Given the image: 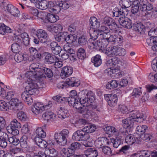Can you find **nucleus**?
I'll return each mask as SVG.
<instances>
[{
	"label": "nucleus",
	"mask_w": 157,
	"mask_h": 157,
	"mask_svg": "<svg viewBox=\"0 0 157 157\" xmlns=\"http://www.w3.org/2000/svg\"><path fill=\"white\" fill-rule=\"evenodd\" d=\"M130 117L128 118L122 120L123 125L124 128L132 127L135 121L141 122L144 120L143 114L139 112L132 111L129 114Z\"/></svg>",
	"instance_id": "f257e3e1"
},
{
	"label": "nucleus",
	"mask_w": 157,
	"mask_h": 157,
	"mask_svg": "<svg viewBox=\"0 0 157 157\" xmlns=\"http://www.w3.org/2000/svg\"><path fill=\"white\" fill-rule=\"evenodd\" d=\"M32 71H29L26 72V76L28 78L26 85L25 88V91L30 95H33L34 94L37 93L39 88L38 85L37 83V81L35 78L32 75Z\"/></svg>",
	"instance_id": "f03ea898"
},
{
	"label": "nucleus",
	"mask_w": 157,
	"mask_h": 157,
	"mask_svg": "<svg viewBox=\"0 0 157 157\" xmlns=\"http://www.w3.org/2000/svg\"><path fill=\"white\" fill-rule=\"evenodd\" d=\"M140 10L142 11L147 10L146 14L147 16L149 17L148 15H151L152 17L155 12L153 10L152 5L150 3H148L147 0H141L138 4Z\"/></svg>",
	"instance_id": "7ed1b4c3"
},
{
	"label": "nucleus",
	"mask_w": 157,
	"mask_h": 157,
	"mask_svg": "<svg viewBox=\"0 0 157 157\" xmlns=\"http://www.w3.org/2000/svg\"><path fill=\"white\" fill-rule=\"evenodd\" d=\"M79 94L83 95L84 96L81 98H78L79 101H80L82 104H85L86 103H92L93 102L94 98V96L93 92L91 91H88L87 90H83L81 91Z\"/></svg>",
	"instance_id": "20e7f679"
},
{
	"label": "nucleus",
	"mask_w": 157,
	"mask_h": 157,
	"mask_svg": "<svg viewBox=\"0 0 157 157\" xmlns=\"http://www.w3.org/2000/svg\"><path fill=\"white\" fill-rule=\"evenodd\" d=\"M73 139L76 141L86 140L90 138L89 134L86 133L82 129L75 132L72 136Z\"/></svg>",
	"instance_id": "39448f33"
},
{
	"label": "nucleus",
	"mask_w": 157,
	"mask_h": 157,
	"mask_svg": "<svg viewBox=\"0 0 157 157\" xmlns=\"http://www.w3.org/2000/svg\"><path fill=\"white\" fill-rule=\"evenodd\" d=\"M52 103L50 101L47 104L44 105L40 102H37L34 105L33 107L32 108V111L34 113L37 114L41 111L49 108L52 106Z\"/></svg>",
	"instance_id": "423d86ee"
},
{
	"label": "nucleus",
	"mask_w": 157,
	"mask_h": 157,
	"mask_svg": "<svg viewBox=\"0 0 157 157\" xmlns=\"http://www.w3.org/2000/svg\"><path fill=\"white\" fill-rule=\"evenodd\" d=\"M96 105L92 104L84 106L82 110H80V113L84 115H87L88 116H92L95 115L96 111H98Z\"/></svg>",
	"instance_id": "0eeeda50"
},
{
	"label": "nucleus",
	"mask_w": 157,
	"mask_h": 157,
	"mask_svg": "<svg viewBox=\"0 0 157 157\" xmlns=\"http://www.w3.org/2000/svg\"><path fill=\"white\" fill-rule=\"evenodd\" d=\"M21 127L20 123L16 119H14L11 121L10 126L7 127V130L13 136H16L19 133L17 128H20Z\"/></svg>",
	"instance_id": "6e6552de"
},
{
	"label": "nucleus",
	"mask_w": 157,
	"mask_h": 157,
	"mask_svg": "<svg viewBox=\"0 0 157 157\" xmlns=\"http://www.w3.org/2000/svg\"><path fill=\"white\" fill-rule=\"evenodd\" d=\"M36 36L42 43L47 44L50 42L47 33L42 29L37 30Z\"/></svg>",
	"instance_id": "1a4fd4ad"
},
{
	"label": "nucleus",
	"mask_w": 157,
	"mask_h": 157,
	"mask_svg": "<svg viewBox=\"0 0 157 157\" xmlns=\"http://www.w3.org/2000/svg\"><path fill=\"white\" fill-rule=\"evenodd\" d=\"M9 104L11 106L10 108L15 111L21 110L23 107L22 102L17 98H14L11 99L9 101Z\"/></svg>",
	"instance_id": "9d476101"
},
{
	"label": "nucleus",
	"mask_w": 157,
	"mask_h": 157,
	"mask_svg": "<svg viewBox=\"0 0 157 157\" xmlns=\"http://www.w3.org/2000/svg\"><path fill=\"white\" fill-rule=\"evenodd\" d=\"M103 41L97 40L89 42L88 44V47L90 49H94L97 50H102V48H104L107 45V44H102Z\"/></svg>",
	"instance_id": "9b49d317"
},
{
	"label": "nucleus",
	"mask_w": 157,
	"mask_h": 157,
	"mask_svg": "<svg viewBox=\"0 0 157 157\" xmlns=\"http://www.w3.org/2000/svg\"><path fill=\"white\" fill-rule=\"evenodd\" d=\"M105 97L108 104L110 106H114L117 105V98L116 95L108 94L105 95Z\"/></svg>",
	"instance_id": "f8f14e48"
},
{
	"label": "nucleus",
	"mask_w": 157,
	"mask_h": 157,
	"mask_svg": "<svg viewBox=\"0 0 157 157\" xmlns=\"http://www.w3.org/2000/svg\"><path fill=\"white\" fill-rule=\"evenodd\" d=\"M120 24L124 27L130 29L132 27V24L131 20L125 17H120L119 20Z\"/></svg>",
	"instance_id": "ddd939ff"
},
{
	"label": "nucleus",
	"mask_w": 157,
	"mask_h": 157,
	"mask_svg": "<svg viewBox=\"0 0 157 157\" xmlns=\"http://www.w3.org/2000/svg\"><path fill=\"white\" fill-rule=\"evenodd\" d=\"M128 10L125 8H116L113 10V14L115 17H118L121 15L125 17L128 14Z\"/></svg>",
	"instance_id": "4468645a"
},
{
	"label": "nucleus",
	"mask_w": 157,
	"mask_h": 157,
	"mask_svg": "<svg viewBox=\"0 0 157 157\" xmlns=\"http://www.w3.org/2000/svg\"><path fill=\"white\" fill-rule=\"evenodd\" d=\"M109 144V140L105 137L98 138L95 142V146L99 149L103 147L104 145Z\"/></svg>",
	"instance_id": "2eb2a0df"
},
{
	"label": "nucleus",
	"mask_w": 157,
	"mask_h": 157,
	"mask_svg": "<svg viewBox=\"0 0 157 157\" xmlns=\"http://www.w3.org/2000/svg\"><path fill=\"white\" fill-rule=\"evenodd\" d=\"M54 139L57 143L60 145L64 146L67 143V138L59 133H56L54 136Z\"/></svg>",
	"instance_id": "dca6fc26"
},
{
	"label": "nucleus",
	"mask_w": 157,
	"mask_h": 157,
	"mask_svg": "<svg viewBox=\"0 0 157 157\" xmlns=\"http://www.w3.org/2000/svg\"><path fill=\"white\" fill-rule=\"evenodd\" d=\"M73 72L72 68L68 66L63 67L61 70L60 76L63 79H65L71 75Z\"/></svg>",
	"instance_id": "f3484780"
},
{
	"label": "nucleus",
	"mask_w": 157,
	"mask_h": 157,
	"mask_svg": "<svg viewBox=\"0 0 157 157\" xmlns=\"http://www.w3.org/2000/svg\"><path fill=\"white\" fill-rule=\"evenodd\" d=\"M124 135L126 136L125 138V142L129 145H132L138 140L137 138L135 139L134 136L131 134H128V131L125 129L124 131Z\"/></svg>",
	"instance_id": "a211bd4d"
},
{
	"label": "nucleus",
	"mask_w": 157,
	"mask_h": 157,
	"mask_svg": "<svg viewBox=\"0 0 157 157\" xmlns=\"http://www.w3.org/2000/svg\"><path fill=\"white\" fill-rule=\"evenodd\" d=\"M102 32L100 29H90L89 31L91 39L93 40H96L97 38L100 40L101 38Z\"/></svg>",
	"instance_id": "6ab92c4d"
},
{
	"label": "nucleus",
	"mask_w": 157,
	"mask_h": 157,
	"mask_svg": "<svg viewBox=\"0 0 157 157\" xmlns=\"http://www.w3.org/2000/svg\"><path fill=\"white\" fill-rule=\"evenodd\" d=\"M55 114L51 111H47L44 112L42 115L43 119L48 122L53 121L55 118Z\"/></svg>",
	"instance_id": "aec40b11"
},
{
	"label": "nucleus",
	"mask_w": 157,
	"mask_h": 157,
	"mask_svg": "<svg viewBox=\"0 0 157 157\" xmlns=\"http://www.w3.org/2000/svg\"><path fill=\"white\" fill-rule=\"evenodd\" d=\"M53 4L52 2H48L46 0H43L38 2L37 7L42 10H45L48 8H50Z\"/></svg>",
	"instance_id": "412c9836"
},
{
	"label": "nucleus",
	"mask_w": 157,
	"mask_h": 157,
	"mask_svg": "<svg viewBox=\"0 0 157 157\" xmlns=\"http://www.w3.org/2000/svg\"><path fill=\"white\" fill-rule=\"evenodd\" d=\"M7 11L15 17H18L20 15V12L18 9L15 8L11 4H8L6 7Z\"/></svg>",
	"instance_id": "4be33fe9"
},
{
	"label": "nucleus",
	"mask_w": 157,
	"mask_h": 157,
	"mask_svg": "<svg viewBox=\"0 0 157 157\" xmlns=\"http://www.w3.org/2000/svg\"><path fill=\"white\" fill-rule=\"evenodd\" d=\"M60 154L63 157H70L74 155V152L69 147L67 148H63L60 150Z\"/></svg>",
	"instance_id": "5701e85b"
},
{
	"label": "nucleus",
	"mask_w": 157,
	"mask_h": 157,
	"mask_svg": "<svg viewBox=\"0 0 157 157\" xmlns=\"http://www.w3.org/2000/svg\"><path fill=\"white\" fill-rule=\"evenodd\" d=\"M57 113L58 117L61 119H64L69 116L68 111L62 107L57 109Z\"/></svg>",
	"instance_id": "b1692460"
},
{
	"label": "nucleus",
	"mask_w": 157,
	"mask_h": 157,
	"mask_svg": "<svg viewBox=\"0 0 157 157\" xmlns=\"http://www.w3.org/2000/svg\"><path fill=\"white\" fill-rule=\"evenodd\" d=\"M50 48L52 52L56 55L59 54L62 50L60 46L56 42H52L50 43Z\"/></svg>",
	"instance_id": "393cba45"
},
{
	"label": "nucleus",
	"mask_w": 157,
	"mask_h": 157,
	"mask_svg": "<svg viewBox=\"0 0 157 157\" xmlns=\"http://www.w3.org/2000/svg\"><path fill=\"white\" fill-rule=\"evenodd\" d=\"M66 82L68 85L72 87H77L80 84L79 80L75 77H71L67 78L66 80Z\"/></svg>",
	"instance_id": "a878e982"
},
{
	"label": "nucleus",
	"mask_w": 157,
	"mask_h": 157,
	"mask_svg": "<svg viewBox=\"0 0 157 157\" xmlns=\"http://www.w3.org/2000/svg\"><path fill=\"white\" fill-rule=\"evenodd\" d=\"M27 92H24L21 94V98L22 100L28 104H31L33 102V100L31 96Z\"/></svg>",
	"instance_id": "bb28decb"
},
{
	"label": "nucleus",
	"mask_w": 157,
	"mask_h": 157,
	"mask_svg": "<svg viewBox=\"0 0 157 157\" xmlns=\"http://www.w3.org/2000/svg\"><path fill=\"white\" fill-rule=\"evenodd\" d=\"M43 138H35V141L36 144L40 147L44 148L47 146V143Z\"/></svg>",
	"instance_id": "cd10ccee"
},
{
	"label": "nucleus",
	"mask_w": 157,
	"mask_h": 157,
	"mask_svg": "<svg viewBox=\"0 0 157 157\" xmlns=\"http://www.w3.org/2000/svg\"><path fill=\"white\" fill-rule=\"evenodd\" d=\"M147 43L149 45L152 46V49L153 51H157V50L154 49L153 47L157 48V37H150L147 39Z\"/></svg>",
	"instance_id": "c85d7f7f"
},
{
	"label": "nucleus",
	"mask_w": 157,
	"mask_h": 157,
	"mask_svg": "<svg viewBox=\"0 0 157 157\" xmlns=\"http://www.w3.org/2000/svg\"><path fill=\"white\" fill-rule=\"evenodd\" d=\"M90 25L92 29H95L98 28L100 25L99 22L97 21V19L95 17H91L89 20Z\"/></svg>",
	"instance_id": "c756f323"
},
{
	"label": "nucleus",
	"mask_w": 157,
	"mask_h": 157,
	"mask_svg": "<svg viewBox=\"0 0 157 157\" xmlns=\"http://www.w3.org/2000/svg\"><path fill=\"white\" fill-rule=\"evenodd\" d=\"M8 135L6 133L3 132V134L0 137V147L2 148H6L7 145L6 141Z\"/></svg>",
	"instance_id": "7c9ffc66"
},
{
	"label": "nucleus",
	"mask_w": 157,
	"mask_h": 157,
	"mask_svg": "<svg viewBox=\"0 0 157 157\" xmlns=\"http://www.w3.org/2000/svg\"><path fill=\"white\" fill-rule=\"evenodd\" d=\"M45 153L48 157H56L58 155L57 152L55 149L52 148H46Z\"/></svg>",
	"instance_id": "2f4dec72"
},
{
	"label": "nucleus",
	"mask_w": 157,
	"mask_h": 157,
	"mask_svg": "<svg viewBox=\"0 0 157 157\" xmlns=\"http://www.w3.org/2000/svg\"><path fill=\"white\" fill-rule=\"evenodd\" d=\"M91 62L96 67H98L101 64L102 62L101 56L99 55H97L92 58Z\"/></svg>",
	"instance_id": "473e14b6"
},
{
	"label": "nucleus",
	"mask_w": 157,
	"mask_h": 157,
	"mask_svg": "<svg viewBox=\"0 0 157 157\" xmlns=\"http://www.w3.org/2000/svg\"><path fill=\"white\" fill-rule=\"evenodd\" d=\"M10 107L9 102L7 103L4 101L0 100V109L2 111H7L9 109H12Z\"/></svg>",
	"instance_id": "72a5a7b5"
},
{
	"label": "nucleus",
	"mask_w": 157,
	"mask_h": 157,
	"mask_svg": "<svg viewBox=\"0 0 157 157\" xmlns=\"http://www.w3.org/2000/svg\"><path fill=\"white\" fill-rule=\"evenodd\" d=\"M36 134L35 137H37L40 138H44L46 136V133L41 127L38 128L36 131Z\"/></svg>",
	"instance_id": "f704fd0d"
},
{
	"label": "nucleus",
	"mask_w": 157,
	"mask_h": 157,
	"mask_svg": "<svg viewBox=\"0 0 157 157\" xmlns=\"http://www.w3.org/2000/svg\"><path fill=\"white\" fill-rule=\"evenodd\" d=\"M67 36V32H61L60 33L56 35L55 37L56 41L63 43L65 41V37Z\"/></svg>",
	"instance_id": "c9c22d12"
},
{
	"label": "nucleus",
	"mask_w": 157,
	"mask_h": 157,
	"mask_svg": "<svg viewBox=\"0 0 157 157\" xmlns=\"http://www.w3.org/2000/svg\"><path fill=\"white\" fill-rule=\"evenodd\" d=\"M83 130L86 133L89 134L94 131L96 129V126L94 124H90L86 125V126L82 128Z\"/></svg>",
	"instance_id": "e433bc0d"
},
{
	"label": "nucleus",
	"mask_w": 157,
	"mask_h": 157,
	"mask_svg": "<svg viewBox=\"0 0 157 157\" xmlns=\"http://www.w3.org/2000/svg\"><path fill=\"white\" fill-rule=\"evenodd\" d=\"M110 140L113 147L116 148H117L122 143L121 138L119 136H116L115 138L111 139Z\"/></svg>",
	"instance_id": "4c0bfd02"
},
{
	"label": "nucleus",
	"mask_w": 157,
	"mask_h": 157,
	"mask_svg": "<svg viewBox=\"0 0 157 157\" xmlns=\"http://www.w3.org/2000/svg\"><path fill=\"white\" fill-rule=\"evenodd\" d=\"M45 59L46 62L50 63H54L57 59L55 56L50 53H48L46 55Z\"/></svg>",
	"instance_id": "58836bf2"
},
{
	"label": "nucleus",
	"mask_w": 157,
	"mask_h": 157,
	"mask_svg": "<svg viewBox=\"0 0 157 157\" xmlns=\"http://www.w3.org/2000/svg\"><path fill=\"white\" fill-rule=\"evenodd\" d=\"M77 56L79 59H84L86 56V53L84 49L82 48L78 49L77 52Z\"/></svg>",
	"instance_id": "ea45409f"
},
{
	"label": "nucleus",
	"mask_w": 157,
	"mask_h": 157,
	"mask_svg": "<svg viewBox=\"0 0 157 157\" xmlns=\"http://www.w3.org/2000/svg\"><path fill=\"white\" fill-rule=\"evenodd\" d=\"M14 59L17 63H20L23 60L25 61L27 59V56L26 55L20 54L16 53L14 56Z\"/></svg>",
	"instance_id": "a19ab883"
},
{
	"label": "nucleus",
	"mask_w": 157,
	"mask_h": 157,
	"mask_svg": "<svg viewBox=\"0 0 157 157\" xmlns=\"http://www.w3.org/2000/svg\"><path fill=\"white\" fill-rule=\"evenodd\" d=\"M11 29L8 26H6L3 24H0V34L4 35L5 33H11Z\"/></svg>",
	"instance_id": "79ce46f5"
},
{
	"label": "nucleus",
	"mask_w": 157,
	"mask_h": 157,
	"mask_svg": "<svg viewBox=\"0 0 157 157\" xmlns=\"http://www.w3.org/2000/svg\"><path fill=\"white\" fill-rule=\"evenodd\" d=\"M76 39V36L75 35H68L67 32V36L65 37V41L68 44H71L74 42Z\"/></svg>",
	"instance_id": "37998d69"
},
{
	"label": "nucleus",
	"mask_w": 157,
	"mask_h": 157,
	"mask_svg": "<svg viewBox=\"0 0 157 157\" xmlns=\"http://www.w3.org/2000/svg\"><path fill=\"white\" fill-rule=\"evenodd\" d=\"M47 18L49 22L54 23L59 19V17L55 15L49 13L47 14Z\"/></svg>",
	"instance_id": "c03bdc74"
},
{
	"label": "nucleus",
	"mask_w": 157,
	"mask_h": 157,
	"mask_svg": "<svg viewBox=\"0 0 157 157\" xmlns=\"http://www.w3.org/2000/svg\"><path fill=\"white\" fill-rule=\"evenodd\" d=\"M28 137L26 135H23L21 138L20 140V146L22 148H26L27 147Z\"/></svg>",
	"instance_id": "a18cd8bd"
},
{
	"label": "nucleus",
	"mask_w": 157,
	"mask_h": 157,
	"mask_svg": "<svg viewBox=\"0 0 157 157\" xmlns=\"http://www.w3.org/2000/svg\"><path fill=\"white\" fill-rule=\"evenodd\" d=\"M112 67L108 68L105 71V73H107L108 74H111V73L115 74L117 75H120V70L116 68L112 69Z\"/></svg>",
	"instance_id": "49530a36"
},
{
	"label": "nucleus",
	"mask_w": 157,
	"mask_h": 157,
	"mask_svg": "<svg viewBox=\"0 0 157 157\" xmlns=\"http://www.w3.org/2000/svg\"><path fill=\"white\" fill-rule=\"evenodd\" d=\"M21 46L19 43H13L11 46V50L12 52L15 53H17L20 51Z\"/></svg>",
	"instance_id": "de8ad7c7"
},
{
	"label": "nucleus",
	"mask_w": 157,
	"mask_h": 157,
	"mask_svg": "<svg viewBox=\"0 0 157 157\" xmlns=\"http://www.w3.org/2000/svg\"><path fill=\"white\" fill-rule=\"evenodd\" d=\"M7 138L9 142L13 145H17L20 143V140L15 136Z\"/></svg>",
	"instance_id": "09e8293b"
},
{
	"label": "nucleus",
	"mask_w": 157,
	"mask_h": 157,
	"mask_svg": "<svg viewBox=\"0 0 157 157\" xmlns=\"http://www.w3.org/2000/svg\"><path fill=\"white\" fill-rule=\"evenodd\" d=\"M115 55L124 56L126 53L125 50L123 48L115 47Z\"/></svg>",
	"instance_id": "8fccbe9b"
},
{
	"label": "nucleus",
	"mask_w": 157,
	"mask_h": 157,
	"mask_svg": "<svg viewBox=\"0 0 157 157\" xmlns=\"http://www.w3.org/2000/svg\"><path fill=\"white\" fill-rule=\"evenodd\" d=\"M82 146V145L81 144L77 142H74L71 144L69 147L70 149L74 151L75 154V151L80 149Z\"/></svg>",
	"instance_id": "3c124183"
},
{
	"label": "nucleus",
	"mask_w": 157,
	"mask_h": 157,
	"mask_svg": "<svg viewBox=\"0 0 157 157\" xmlns=\"http://www.w3.org/2000/svg\"><path fill=\"white\" fill-rule=\"evenodd\" d=\"M118 82L116 80H112L109 82L106 85V88L111 89L115 88L117 87Z\"/></svg>",
	"instance_id": "603ef678"
},
{
	"label": "nucleus",
	"mask_w": 157,
	"mask_h": 157,
	"mask_svg": "<svg viewBox=\"0 0 157 157\" xmlns=\"http://www.w3.org/2000/svg\"><path fill=\"white\" fill-rule=\"evenodd\" d=\"M17 118L21 121H28V119L26 114L23 112L20 111L17 114Z\"/></svg>",
	"instance_id": "864d4df0"
},
{
	"label": "nucleus",
	"mask_w": 157,
	"mask_h": 157,
	"mask_svg": "<svg viewBox=\"0 0 157 157\" xmlns=\"http://www.w3.org/2000/svg\"><path fill=\"white\" fill-rule=\"evenodd\" d=\"M147 129V127L145 125L137 126L136 128V132L138 134L144 133L145 131Z\"/></svg>",
	"instance_id": "5fc2aeb1"
},
{
	"label": "nucleus",
	"mask_w": 157,
	"mask_h": 157,
	"mask_svg": "<svg viewBox=\"0 0 157 157\" xmlns=\"http://www.w3.org/2000/svg\"><path fill=\"white\" fill-rule=\"evenodd\" d=\"M115 47L108 48L105 52V53L109 57L115 56Z\"/></svg>",
	"instance_id": "6e6d98bb"
},
{
	"label": "nucleus",
	"mask_w": 157,
	"mask_h": 157,
	"mask_svg": "<svg viewBox=\"0 0 157 157\" xmlns=\"http://www.w3.org/2000/svg\"><path fill=\"white\" fill-rule=\"evenodd\" d=\"M35 73H34L33 75H35V77L34 78H42L44 77H45V75L44 74V71L43 70V67L41 68H40V70L39 71H36Z\"/></svg>",
	"instance_id": "4d7b16f0"
},
{
	"label": "nucleus",
	"mask_w": 157,
	"mask_h": 157,
	"mask_svg": "<svg viewBox=\"0 0 157 157\" xmlns=\"http://www.w3.org/2000/svg\"><path fill=\"white\" fill-rule=\"evenodd\" d=\"M88 39L84 36H82L79 37L78 39V43L81 45L86 44L87 41Z\"/></svg>",
	"instance_id": "13d9d810"
},
{
	"label": "nucleus",
	"mask_w": 157,
	"mask_h": 157,
	"mask_svg": "<svg viewBox=\"0 0 157 157\" xmlns=\"http://www.w3.org/2000/svg\"><path fill=\"white\" fill-rule=\"evenodd\" d=\"M60 7H61L57 5L54 6L52 7H51L50 8H49V10L50 12L52 13H59L60 11Z\"/></svg>",
	"instance_id": "bf43d9fd"
},
{
	"label": "nucleus",
	"mask_w": 157,
	"mask_h": 157,
	"mask_svg": "<svg viewBox=\"0 0 157 157\" xmlns=\"http://www.w3.org/2000/svg\"><path fill=\"white\" fill-rule=\"evenodd\" d=\"M57 5L64 10H67L70 7V4L68 3L66 1H61L60 2H57Z\"/></svg>",
	"instance_id": "052dcab7"
},
{
	"label": "nucleus",
	"mask_w": 157,
	"mask_h": 157,
	"mask_svg": "<svg viewBox=\"0 0 157 157\" xmlns=\"http://www.w3.org/2000/svg\"><path fill=\"white\" fill-rule=\"evenodd\" d=\"M109 29L112 31L113 32L115 33L118 32L119 29L117 24L116 23L115 20L113 23L111 24L109 26Z\"/></svg>",
	"instance_id": "680f3d73"
},
{
	"label": "nucleus",
	"mask_w": 157,
	"mask_h": 157,
	"mask_svg": "<svg viewBox=\"0 0 157 157\" xmlns=\"http://www.w3.org/2000/svg\"><path fill=\"white\" fill-rule=\"evenodd\" d=\"M87 121L83 119H79L76 123V126L78 128H80L83 126V125H86Z\"/></svg>",
	"instance_id": "e2e57ef3"
},
{
	"label": "nucleus",
	"mask_w": 157,
	"mask_h": 157,
	"mask_svg": "<svg viewBox=\"0 0 157 157\" xmlns=\"http://www.w3.org/2000/svg\"><path fill=\"white\" fill-rule=\"evenodd\" d=\"M76 101L75 104L73 105V107L76 109H78V111L80 113V110H82V108L84 105H82V103L80 101H78V100Z\"/></svg>",
	"instance_id": "0e129e2a"
},
{
	"label": "nucleus",
	"mask_w": 157,
	"mask_h": 157,
	"mask_svg": "<svg viewBox=\"0 0 157 157\" xmlns=\"http://www.w3.org/2000/svg\"><path fill=\"white\" fill-rule=\"evenodd\" d=\"M135 30L140 33H142L144 32V26L141 23H137L135 28Z\"/></svg>",
	"instance_id": "69168bd1"
},
{
	"label": "nucleus",
	"mask_w": 157,
	"mask_h": 157,
	"mask_svg": "<svg viewBox=\"0 0 157 157\" xmlns=\"http://www.w3.org/2000/svg\"><path fill=\"white\" fill-rule=\"evenodd\" d=\"M45 75L48 78H50L53 76V74L51 69L46 67H43Z\"/></svg>",
	"instance_id": "338daca9"
},
{
	"label": "nucleus",
	"mask_w": 157,
	"mask_h": 157,
	"mask_svg": "<svg viewBox=\"0 0 157 157\" xmlns=\"http://www.w3.org/2000/svg\"><path fill=\"white\" fill-rule=\"evenodd\" d=\"M120 4H122L123 8H127L130 7L131 5V2L128 0H121L119 2Z\"/></svg>",
	"instance_id": "774afa93"
}]
</instances>
